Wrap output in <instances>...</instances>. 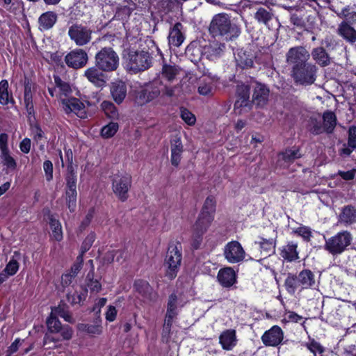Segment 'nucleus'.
<instances>
[{"label": "nucleus", "mask_w": 356, "mask_h": 356, "mask_svg": "<svg viewBox=\"0 0 356 356\" xmlns=\"http://www.w3.org/2000/svg\"><path fill=\"white\" fill-rule=\"evenodd\" d=\"M216 209V198L212 195L208 196L203 204L195 223L191 227L190 241L191 250H197L200 249L203 242L204 235L208 231L214 220Z\"/></svg>", "instance_id": "f257e3e1"}, {"label": "nucleus", "mask_w": 356, "mask_h": 356, "mask_svg": "<svg viewBox=\"0 0 356 356\" xmlns=\"http://www.w3.org/2000/svg\"><path fill=\"white\" fill-rule=\"evenodd\" d=\"M209 32L214 38H218L226 41H232L240 35L241 31L238 25L232 22L229 15L220 13L212 17Z\"/></svg>", "instance_id": "f03ea898"}, {"label": "nucleus", "mask_w": 356, "mask_h": 356, "mask_svg": "<svg viewBox=\"0 0 356 356\" xmlns=\"http://www.w3.org/2000/svg\"><path fill=\"white\" fill-rule=\"evenodd\" d=\"M65 158L67 162L65 179V200L67 207L70 212H74L76 209L78 197L77 192V172L73 165V152L70 148H64Z\"/></svg>", "instance_id": "7ed1b4c3"}, {"label": "nucleus", "mask_w": 356, "mask_h": 356, "mask_svg": "<svg viewBox=\"0 0 356 356\" xmlns=\"http://www.w3.org/2000/svg\"><path fill=\"white\" fill-rule=\"evenodd\" d=\"M284 286L291 295H293L299 287L302 289H314L316 286L315 275L308 268L302 269L298 275L289 273Z\"/></svg>", "instance_id": "20e7f679"}, {"label": "nucleus", "mask_w": 356, "mask_h": 356, "mask_svg": "<svg viewBox=\"0 0 356 356\" xmlns=\"http://www.w3.org/2000/svg\"><path fill=\"white\" fill-rule=\"evenodd\" d=\"M182 261V246L179 241H171L168 248L165 258L166 266L165 277L174 280L180 269Z\"/></svg>", "instance_id": "39448f33"}, {"label": "nucleus", "mask_w": 356, "mask_h": 356, "mask_svg": "<svg viewBox=\"0 0 356 356\" xmlns=\"http://www.w3.org/2000/svg\"><path fill=\"white\" fill-rule=\"evenodd\" d=\"M95 64L105 73L116 71L120 66V58L111 47H104L95 56Z\"/></svg>", "instance_id": "423d86ee"}, {"label": "nucleus", "mask_w": 356, "mask_h": 356, "mask_svg": "<svg viewBox=\"0 0 356 356\" xmlns=\"http://www.w3.org/2000/svg\"><path fill=\"white\" fill-rule=\"evenodd\" d=\"M353 236L350 232L343 230L325 239L323 248L332 256H338L344 252L350 245Z\"/></svg>", "instance_id": "0eeeda50"}, {"label": "nucleus", "mask_w": 356, "mask_h": 356, "mask_svg": "<svg viewBox=\"0 0 356 356\" xmlns=\"http://www.w3.org/2000/svg\"><path fill=\"white\" fill-rule=\"evenodd\" d=\"M152 64V57L147 51L129 49L127 56V67L129 71L136 74L148 70Z\"/></svg>", "instance_id": "6e6552de"}, {"label": "nucleus", "mask_w": 356, "mask_h": 356, "mask_svg": "<svg viewBox=\"0 0 356 356\" xmlns=\"http://www.w3.org/2000/svg\"><path fill=\"white\" fill-rule=\"evenodd\" d=\"M60 103L62 108L66 115L74 114L83 120L88 118L87 107L92 106L90 102L88 100L82 101L81 99L74 97L61 99Z\"/></svg>", "instance_id": "1a4fd4ad"}, {"label": "nucleus", "mask_w": 356, "mask_h": 356, "mask_svg": "<svg viewBox=\"0 0 356 356\" xmlns=\"http://www.w3.org/2000/svg\"><path fill=\"white\" fill-rule=\"evenodd\" d=\"M317 67L314 64L306 63L292 67L291 76L296 83L311 85L316 79Z\"/></svg>", "instance_id": "9d476101"}, {"label": "nucleus", "mask_w": 356, "mask_h": 356, "mask_svg": "<svg viewBox=\"0 0 356 356\" xmlns=\"http://www.w3.org/2000/svg\"><path fill=\"white\" fill-rule=\"evenodd\" d=\"M70 39L79 47L88 44L92 40V30L81 23H73L68 28Z\"/></svg>", "instance_id": "9b49d317"}, {"label": "nucleus", "mask_w": 356, "mask_h": 356, "mask_svg": "<svg viewBox=\"0 0 356 356\" xmlns=\"http://www.w3.org/2000/svg\"><path fill=\"white\" fill-rule=\"evenodd\" d=\"M47 326L48 331L52 334H59L60 337L56 338L52 337L50 340L54 342H58L63 340H70L73 335V330L68 325H62L59 319L51 312L47 318Z\"/></svg>", "instance_id": "f8f14e48"}, {"label": "nucleus", "mask_w": 356, "mask_h": 356, "mask_svg": "<svg viewBox=\"0 0 356 356\" xmlns=\"http://www.w3.org/2000/svg\"><path fill=\"white\" fill-rule=\"evenodd\" d=\"M0 160L6 174L15 172L17 168V162L12 156L8 147V135L0 134Z\"/></svg>", "instance_id": "ddd939ff"}, {"label": "nucleus", "mask_w": 356, "mask_h": 356, "mask_svg": "<svg viewBox=\"0 0 356 356\" xmlns=\"http://www.w3.org/2000/svg\"><path fill=\"white\" fill-rule=\"evenodd\" d=\"M131 184L132 177L128 174L118 175L113 179L112 190L120 201L124 202L128 200Z\"/></svg>", "instance_id": "4468645a"}, {"label": "nucleus", "mask_w": 356, "mask_h": 356, "mask_svg": "<svg viewBox=\"0 0 356 356\" xmlns=\"http://www.w3.org/2000/svg\"><path fill=\"white\" fill-rule=\"evenodd\" d=\"M223 255L229 263L237 264L244 260L245 252L238 241H232L225 245Z\"/></svg>", "instance_id": "2eb2a0df"}, {"label": "nucleus", "mask_w": 356, "mask_h": 356, "mask_svg": "<svg viewBox=\"0 0 356 356\" xmlns=\"http://www.w3.org/2000/svg\"><path fill=\"white\" fill-rule=\"evenodd\" d=\"M64 60L69 67L78 70L86 65L88 56L84 49L76 48L70 51Z\"/></svg>", "instance_id": "dca6fc26"}, {"label": "nucleus", "mask_w": 356, "mask_h": 356, "mask_svg": "<svg viewBox=\"0 0 356 356\" xmlns=\"http://www.w3.org/2000/svg\"><path fill=\"white\" fill-rule=\"evenodd\" d=\"M284 332L279 325H273L264 332L261 339L266 347H277L283 343Z\"/></svg>", "instance_id": "f3484780"}, {"label": "nucleus", "mask_w": 356, "mask_h": 356, "mask_svg": "<svg viewBox=\"0 0 356 356\" xmlns=\"http://www.w3.org/2000/svg\"><path fill=\"white\" fill-rule=\"evenodd\" d=\"M309 58V54L302 46L291 47L286 53V61L292 67L306 63Z\"/></svg>", "instance_id": "a211bd4d"}, {"label": "nucleus", "mask_w": 356, "mask_h": 356, "mask_svg": "<svg viewBox=\"0 0 356 356\" xmlns=\"http://www.w3.org/2000/svg\"><path fill=\"white\" fill-rule=\"evenodd\" d=\"M134 290L140 295L143 298L149 301H154L157 298V293L154 291L149 283L143 279H137L133 284Z\"/></svg>", "instance_id": "6ab92c4d"}, {"label": "nucleus", "mask_w": 356, "mask_h": 356, "mask_svg": "<svg viewBox=\"0 0 356 356\" xmlns=\"http://www.w3.org/2000/svg\"><path fill=\"white\" fill-rule=\"evenodd\" d=\"M217 280L222 287L231 288L237 282V274L232 267H224L219 270Z\"/></svg>", "instance_id": "aec40b11"}, {"label": "nucleus", "mask_w": 356, "mask_h": 356, "mask_svg": "<svg viewBox=\"0 0 356 356\" xmlns=\"http://www.w3.org/2000/svg\"><path fill=\"white\" fill-rule=\"evenodd\" d=\"M280 256L284 261L293 262L299 259V252L298 250V243L290 241L286 245L279 248Z\"/></svg>", "instance_id": "412c9836"}, {"label": "nucleus", "mask_w": 356, "mask_h": 356, "mask_svg": "<svg viewBox=\"0 0 356 356\" xmlns=\"http://www.w3.org/2000/svg\"><path fill=\"white\" fill-rule=\"evenodd\" d=\"M105 72L97 67L95 66L88 68L85 72L84 76L87 79L97 87H103L106 83V76L104 74Z\"/></svg>", "instance_id": "4be33fe9"}, {"label": "nucleus", "mask_w": 356, "mask_h": 356, "mask_svg": "<svg viewBox=\"0 0 356 356\" xmlns=\"http://www.w3.org/2000/svg\"><path fill=\"white\" fill-rule=\"evenodd\" d=\"M44 216L47 217L49 225L52 231V237L58 242H60L63 238V229L60 222L56 219L55 215L51 213L49 209H43Z\"/></svg>", "instance_id": "5701e85b"}, {"label": "nucleus", "mask_w": 356, "mask_h": 356, "mask_svg": "<svg viewBox=\"0 0 356 356\" xmlns=\"http://www.w3.org/2000/svg\"><path fill=\"white\" fill-rule=\"evenodd\" d=\"M238 339L234 329H227L219 336V343L225 350H232L236 345Z\"/></svg>", "instance_id": "b1692460"}, {"label": "nucleus", "mask_w": 356, "mask_h": 356, "mask_svg": "<svg viewBox=\"0 0 356 356\" xmlns=\"http://www.w3.org/2000/svg\"><path fill=\"white\" fill-rule=\"evenodd\" d=\"M269 88L261 83H257L252 95V102L257 106H264L268 101Z\"/></svg>", "instance_id": "393cba45"}, {"label": "nucleus", "mask_w": 356, "mask_h": 356, "mask_svg": "<svg viewBox=\"0 0 356 356\" xmlns=\"http://www.w3.org/2000/svg\"><path fill=\"white\" fill-rule=\"evenodd\" d=\"M184 26L178 22L170 28L168 35V43L171 46L179 47L185 40V35L183 33Z\"/></svg>", "instance_id": "a878e982"}, {"label": "nucleus", "mask_w": 356, "mask_h": 356, "mask_svg": "<svg viewBox=\"0 0 356 356\" xmlns=\"http://www.w3.org/2000/svg\"><path fill=\"white\" fill-rule=\"evenodd\" d=\"M91 264V269L88 271L85 279V285L81 288H86L90 293H98L102 290L101 278H95V268L92 265V260H89Z\"/></svg>", "instance_id": "bb28decb"}, {"label": "nucleus", "mask_w": 356, "mask_h": 356, "mask_svg": "<svg viewBox=\"0 0 356 356\" xmlns=\"http://www.w3.org/2000/svg\"><path fill=\"white\" fill-rule=\"evenodd\" d=\"M277 162H283L287 165L293 163L296 159L302 157L300 147H293L292 148H286L277 154Z\"/></svg>", "instance_id": "cd10ccee"}, {"label": "nucleus", "mask_w": 356, "mask_h": 356, "mask_svg": "<svg viewBox=\"0 0 356 356\" xmlns=\"http://www.w3.org/2000/svg\"><path fill=\"white\" fill-rule=\"evenodd\" d=\"M254 58L255 56L250 51L241 49L235 58L236 66L242 70L250 69L254 66Z\"/></svg>", "instance_id": "c85d7f7f"}, {"label": "nucleus", "mask_w": 356, "mask_h": 356, "mask_svg": "<svg viewBox=\"0 0 356 356\" xmlns=\"http://www.w3.org/2000/svg\"><path fill=\"white\" fill-rule=\"evenodd\" d=\"M171 156L170 161L173 166L177 167L181 159V154L184 152V146L180 137H175L170 141Z\"/></svg>", "instance_id": "c756f323"}, {"label": "nucleus", "mask_w": 356, "mask_h": 356, "mask_svg": "<svg viewBox=\"0 0 356 356\" xmlns=\"http://www.w3.org/2000/svg\"><path fill=\"white\" fill-rule=\"evenodd\" d=\"M250 87L249 85H238L236 88L237 99L234 104V108L245 107L249 104Z\"/></svg>", "instance_id": "7c9ffc66"}, {"label": "nucleus", "mask_w": 356, "mask_h": 356, "mask_svg": "<svg viewBox=\"0 0 356 356\" xmlns=\"http://www.w3.org/2000/svg\"><path fill=\"white\" fill-rule=\"evenodd\" d=\"M337 33L343 39L350 44L356 42V29L346 21H342L339 24Z\"/></svg>", "instance_id": "2f4dec72"}, {"label": "nucleus", "mask_w": 356, "mask_h": 356, "mask_svg": "<svg viewBox=\"0 0 356 356\" xmlns=\"http://www.w3.org/2000/svg\"><path fill=\"white\" fill-rule=\"evenodd\" d=\"M111 94L115 102L120 104L127 96V86L124 82L120 81L114 82L111 86Z\"/></svg>", "instance_id": "473e14b6"}, {"label": "nucleus", "mask_w": 356, "mask_h": 356, "mask_svg": "<svg viewBox=\"0 0 356 356\" xmlns=\"http://www.w3.org/2000/svg\"><path fill=\"white\" fill-rule=\"evenodd\" d=\"M9 104L14 105L15 100L13 97L12 90L9 88L8 80L2 79L0 81V104L7 106Z\"/></svg>", "instance_id": "72a5a7b5"}, {"label": "nucleus", "mask_w": 356, "mask_h": 356, "mask_svg": "<svg viewBox=\"0 0 356 356\" xmlns=\"http://www.w3.org/2000/svg\"><path fill=\"white\" fill-rule=\"evenodd\" d=\"M311 55L316 63L321 67H326L331 63V57L323 47L314 48Z\"/></svg>", "instance_id": "f704fd0d"}, {"label": "nucleus", "mask_w": 356, "mask_h": 356, "mask_svg": "<svg viewBox=\"0 0 356 356\" xmlns=\"http://www.w3.org/2000/svg\"><path fill=\"white\" fill-rule=\"evenodd\" d=\"M339 222L346 225H350L356 222V208L349 204L341 209L339 215Z\"/></svg>", "instance_id": "c9c22d12"}, {"label": "nucleus", "mask_w": 356, "mask_h": 356, "mask_svg": "<svg viewBox=\"0 0 356 356\" xmlns=\"http://www.w3.org/2000/svg\"><path fill=\"white\" fill-rule=\"evenodd\" d=\"M58 15L54 11H47L42 13L38 19L40 30L47 31L51 29L56 23Z\"/></svg>", "instance_id": "e433bc0d"}, {"label": "nucleus", "mask_w": 356, "mask_h": 356, "mask_svg": "<svg viewBox=\"0 0 356 356\" xmlns=\"http://www.w3.org/2000/svg\"><path fill=\"white\" fill-rule=\"evenodd\" d=\"M185 53L186 56L194 63H198L204 56V48L197 43L189 44L186 48Z\"/></svg>", "instance_id": "4c0bfd02"}, {"label": "nucleus", "mask_w": 356, "mask_h": 356, "mask_svg": "<svg viewBox=\"0 0 356 356\" xmlns=\"http://www.w3.org/2000/svg\"><path fill=\"white\" fill-rule=\"evenodd\" d=\"M203 48L204 56L207 59L213 60L220 58L222 55L225 45L222 43L216 42L213 44L204 46Z\"/></svg>", "instance_id": "58836bf2"}, {"label": "nucleus", "mask_w": 356, "mask_h": 356, "mask_svg": "<svg viewBox=\"0 0 356 356\" xmlns=\"http://www.w3.org/2000/svg\"><path fill=\"white\" fill-rule=\"evenodd\" d=\"M337 116L331 111H326L323 114V126L325 133L330 134L333 133L337 125Z\"/></svg>", "instance_id": "ea45409f"}, {"label": "nucleus", "mask_w": 356, "mask_h": 356, "mask_svg": "<svg viewBox=\"0 0 356 356\" xmlns=\"http://www.w3.org/2000/svg\"><path fill=\"white\" fill-rule=\"evenodd\" d=\"M260 241L258 242L261 252L265 253V257L270 256L271 254L275 252V248L277 244L276 238H265L259 236Z\"/></svg>", "instance_id": "a19ab883"}, {"label": "nucleus", "mask_w": 356, "mask_h": 356, "mask_svg": "<svg viewBox=\"0 0 356 356\" xmlns=\"http://www.w3.org/2000/svg\"><path fill=\"white\" fill-rule=\"evenodd\" d=\"M177 296L175 293H172L169 296L165 318L174 321V319L177 316Z\"/></svg>", "instance_id": "79ce46f5"}, {"label": "nucleus", "mask_w": 356, "mask_h": 356, "mask_svg": "<svg viewBox=\"0 0 356 356\" xmlns=\"http://www.w3.org/2000/svg\"><path fill=\"white\" fill-rule=\"evenodd\" d=\"M274 16L272 9L259 7L254 13V19L259 22L268 25Z\"/></svg>", "instance_id": "37998d69"}, {"label": "nucleus", "mask_w": 356, "mask_h": 356, "mask_svg": "<svg viewBox=\"0 0 356 356\" xmlns=\"http://www.w3.org/2000/svg\"><path fill=\"white\" fill-rule=\"evenodd\" d=\"M88 296V289L86 288H81V291H74L72 294L68 293L67 299L72 305H83Z\"/></svg>", "instance_id": "c03bdc74"}, {"label": "nucleus", "mask_w": 356, "mask_h": 356, "mask_svg": "<svg viewBox=\"0 0 356 356\" xmlns=\"http://www.w3.org/2000/svg\"><path fill=\"white\" fill-rule=\"evenodd\" d=\"M101 108L108 118L113 120L119 119L118 110L111 102L103 101L101 104Z\"/></svg>", "instance_id": "a18cd8bd"}, {"label": "nucleus", "mask_w": 356, "mask_h": 356, "mask_svg": "<svg viewBox=\"0 0 356 356\" xmlns=\"http://www.w3.org/2000/svg\"><path fill=\"white\" fill-rule=\"evenodd\" d=\"M305 346L312 353H313L314 356H316L317 355L322 356V355L325 351V347L321 345L320 342L311 337H309V341L305 344Z\"/></svg>", "instance_id": "49530a36"}, {"label": "nucleus", "mask_w": 356, "mask_h": 356, "mask_svg": "<svg viewBox=\"0 0 356 356\" xmlns=\"http://www.w3.org/2000/svg\"><path fill=\"white\" fill-rule=\"evenodd\" d=\"M78 329L81 332L92 336L100 335L102 333V326L100 323L95 325L80 323L78 325Z\"/></svg>", "instance_id": "de8ad7c7"}, {"label": "nucleus", "mask_w": 356, "mask_h": 356, "mask_svg": "<svg viewBox=\"0 0 356 356\" xmlns=\"http://www.w3.org/2000/svg\"><path fill=\"white\" fill-rule=\"evenodd\" d=\"M54 79L55 86L59 89L60 95L69 97L68 95L72 92V90L70 83L63 81L61 78L58 75H54Z\"/></svg>", "instance_id": "09e8293b"}, {"label": "nucleus", "mask_w": 356, "mask_h": 356, "mask_svg": "<svg viewBox=\"0 0 356 356\" xmlns=\"http://www.w3.org/2000/svg\"><path fill=\"white\" fill-rule=\"evenodd\" d=\"M292 234L301 237L306 243L309 242L313 236L311 227L302 225L293 229Z\"/></svg>", "instance_id": "8fccbe9b"}, {"label": "nucleus", "mask_w": 356, "mask_h": 356, "mask_svg": "<svg viewBox=\"0 0 356 356\" xmlns=\"http://www.w3.org/2000/svg\"><path fill=\"white\" fill-rule=\"evenodd\" d=\"M118 129V123L111 122L101 129L100 135L103 138H111L117 133Z\"/></svg>", "instance_id": "3c124183"}, {"label": "nucleus", "mask_w": 356, "mask_h": 356, "mask_svg": "<svg viewBox=\"0 0 356 356\" xmlns=\"http://www.w3.org/2000/svg\"><path fill=\"white\" fill-rule=\"evenodd\" d=\"M54 312L58 316L63 318L66 322L73 323L74 319L68 310V307L66 304H59L58 307H54L52 312Z\"/></svg>", "instance_id": "603ef678"}, {"label": "nucleus", "mask_w": 356, "mask_h": 356, "mask_svg": "<svg viewBox=\"0 0 356 356\" xmlns=\"http://www.w3.org/2000/svg\"><path fill=\"white\" fill-rule=\"evenodd\" d=\"M24 104L27 113L29 121L35 120V111L34 108L33 95H24Z\"/></svg>", "instance_id": "864d4df0"}, {"label": "nucleus", "mask_w": 356, "mask_h": 356, "mask_svg": "<svg viewBox=\"0 0 356 356\" xmlns=\"http://www.w3.org/2000/svg\"><path fill=\"white\" fill-rule=\"evenodd\" d=\"M178 73L179 70L176 65H168L166 63L163 65L161 74L162 76L168 81H173Z\"/></svg>", "instance_id": "5fc2aeb1"}, {"label": "nucleus", "mask_w": 356, "mask_h": 356, "mask_svg": "<svg viewBox=\"0 0 356 356\" xmlns=\"http://www.w3.org/2000/svg\"><path fill=\"white\" fill-rule=\"evenodd\" d=\"M96 239V234L95 232H90L85 238L80 248V252L79 255L83 257L84 254L90 249L93 243Z\"/></svg>", "instance_id": "6e6d98bb"}, {"label": "nucleus", "mask_w": 356, "mask_h": 356, "mask_svg": "<svg viewBox=\"0 0 356 356\" xmlns=\"http://www.w3.org/2000/svg\"><path fill=\"white\" fill-rule=\"evenodd\" d=\"M308 131L317 136L325 132L322 122L315 118H311L307 127Z\"/></svg>", "instance_id": "4d7b16f0"}, {"label": "nucleus", "mask_w": 356, "mask_h": 356, "mask_svg": "<svg viewBox=\"0 0 356 356\" xmlns=\"http://www.w3.org/2000/svg\"><path fill=\"white\" fill-rule=\"evenodd\" d=\"M180 117L189 126H193L196 122L195 115L186 108L181 107Z\"/></svg>", "instance_id": "13d9d810"}, {"label": "nucleus", "mask_w": 356, "mask_h": 356, "mask_svg": "<svg viewBox=\"0 0 356 356\" xmlns=\"http://www.w3.org/2000/svg\"><path fill=\"white\" fill-rule=\"evenodd\" d=\"M173 321L169 319H164L161 332V339L163 342L168 343L171 337V329L172 327Z\"/></svg>", "instance_id": "bf43d9fd"}, {"label": "nucleus", "mask_w": 356, "mask_h": 356, "mask_svg": "<svg viewBox=\"0 0 356 356\" xmlns=\"http://www.w3.org/2000/svg\"><path fill=\"white\" fill-rule=\"evenodd\" d=\"M95 213V208L94 207H90L88 209L85 218L83 219V220L81 222L79 226V229L80 232L84 231L90 225V224L92 222V220L94 218Z\"/></svg>", "instance_id": "052dcab7"}, {"label": "nucleus", "mask_w": 356, "mask_h": 356, "mask_svg": "<svg viewBox=\"0 0 356 356\" xmlns=\"http://www.w3.org/2000/svg\"><path fill=\"white\" fill-rule=\"evenodd\" d=\"M19 264L18 261L12 258L6 264L3 272H5L8 276H13L17 273L19 270Z\"/></svg>", "instance_id": "680f3d73"}, {"label": "nucleus", "mask_w": 356, "mask_h": 356, "mask_svg": "<svg viewBox=\"0 0 356 356\" xmlns=\"http://www.w3.org/2000/svg\"><path fill=\"white\" fill-rule=\"evenodd\" d=\"M83 266V257L81 255H78L76 258L74 263L72 265L70 269L68 270L73 275L77 276L78 273L81 271Z\"/></svg>", "instance_id": "e2e57ef3"}, {"label": "nucleus", "mask_w": 356, "mask_h": 356, "mask_svg": "<svg viewBox=\"0 0 356 356\" xmlns=\"http://www.w3.org/2000/svg\"><path fill=\"white\" fill-rule=\"evenodd\" d=\"M136 102L139 105H143L149 102L146 88H143L136 92Z\"/></svg>", "instance_id": "0e129e2a"}, {"label": "nucleus", "mask_w": 356, "mask_h": 356, "mask_svg": "<svg viewBox=\"0 0 356 356\" xmlns=\"http://www.w3.org/2000/svg\"><path fill=\"white\" fill-rule=\"evenodd\" d=\"M347 145L352 149H356V127L351 126L348 129Z\"/></svg>", "instance_id": "69168bd1"}, {"label": "nucleus", "mask_w": 356, "mask_h": 356, "mask_svg": "<svg viewBox=\"0 0 356 356\" xmlns=\"http://www.w3.org/2000/svg\"><path fill=\"white\" fill-rule=\"evenodd\" d=\"M43 169L45 172L46 179L49 181L53 179V163L49 160H46L43 163Z\"/></svg>", "instance_id": "338daca9"}, {"label": "nucleus", "mask_w": 356, "mask_h": 356, "mask_svg": "<svg viewBox=\"0 0 356 356\" xmlns=\"http://www.w3.org/2000/svg\"><path fill=\"white\" fill-rule=\"evenodd\" d=\"M321 44L325 46L326 51L334 50L337 44L336 40L332 36H326Z\"/></svg>", "instance_id": "774afa93"}]
</instances>
